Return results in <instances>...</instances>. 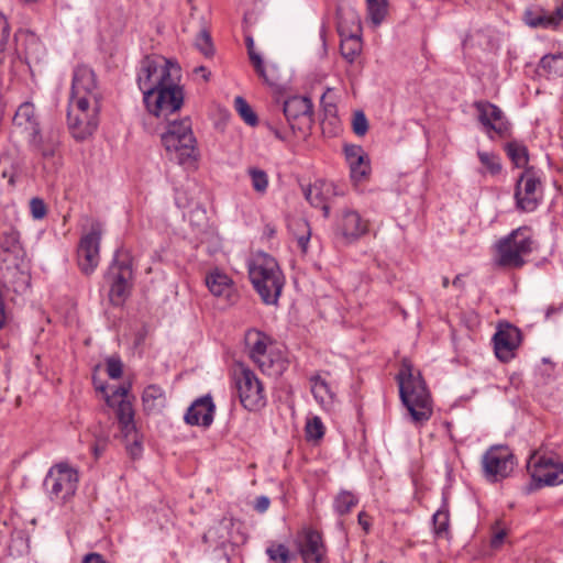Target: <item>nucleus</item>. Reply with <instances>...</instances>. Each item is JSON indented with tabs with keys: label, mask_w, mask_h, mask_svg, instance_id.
<instances>
[{
	"label": "nucleus",
	"mask_w": 563,
	"mask_h": 563,
	"mask_svg": "<svg viewBox=\"0 0 563 563\" xmlns=\"http://www.w3.org/2000/svg\"><path fill=\"white\" fill-rule=\"evenodd\" d=\"M180 79L179 65L163 56H146L141 62L137 84L151 114L167 118L181 109L185 95Z\"/></svg>",
	"instance_id": "nucleus-1"
},
{
	"label": "nucleus",
	"mask_w": 563,
	"mask_h": 563,
	"mask_svg": "<svg viewBox=\"0 0 563 563\" xmlns=\"http://www.w3.org/2000/svg\"><path fill=\"white\" fill-rule=\"evenodd\" d=\"M396 378L400 399L407 408L410 421L417 427L424 424L431 418L433 408L431 395L421 373L405 358Z\"/></svg>",
	"instance_id": "nucleus-2"
},
{
	"label": "nucleus",
	"mask_w": 563,
	"mask_h": 563,
	"mask_svg": "<svg viewBox=\"0 0 563 563\" xmlns=\"http://www.w3.org/2000/svg\"><path fill=\"white\" fill-rule=\"evenodd\" d=\"M250 280L265 305H276L285 286V276L277 261L257 252L247 264Z\"/></svg>",
	"instance_id": "nucleus-3"
},
{
	"label": "nucleus",
	"mask_w": 563,
	"mask_h": 563,
	"mask_svg": "<svg viewBox=\"0 0 563 563\" xmlns=\"http://www.w3.org/2000/svg\"><path fill=\"white\" fill-rule=\"evenodd\" d=\"M161 139L170 159L181 165L196 161L197 141L189 118L170 121Z\"/></svg>",
	"instance_id": "nucleus-4"
},
{
	"label": "nucleus",
	"mask_w": 563,
	"mask_h": 563,
	"mask_svg": "<svg viewBox=\"0 0 563 563\" xmlns=\"http://www.w3.org/2000/svg\"><path fill=\"white\" fill-rule=\"evenodd\" d=\"M532 246L531 230L520 227L496 243V264L507 268H520L526 264L525 257L532 252Z\"/></svg>",
	"instance_id": "nucleus-5"
},
{
	"label": "nucleus",
	"mask_w": 563,
	"mask_h": 563,
	"mask_svg": "<svg viewBox=\"0 0 563 563\" xmlns=\"http://www.w3.org/2000/svg\"><path fill=\"white\" fill-rule=\"evenodd\" d=\"M97 103L85 98H70L67 118L69 129L75 139L85 140L97 129Z\"/></svg>",
	"instance_id": "nucleus-6"
},
{
	"label": "nucleus",
	"mask_w": 563,
	"mask_h": 563,
	"mask_svg": "<svg viewBox=\"0 0 563 563\" xmlns=\"http://www.w3.org/2000/svg\"><path fill=\"white\" fill-rule=\"evenodd\" d=\"M79 476L77 470L67 463H58L49 468L44 486L52 500L66 501L75 495Z\"/></svg>",
	"instance_id": "nucleus-7"
},
{
	"label": "nucleus",
	"mask_w": 563,
	"mask_h": 563,
	"mask_svg": "<svg viewBox=\"0 0 563 563\" xmlns=\"http://www.w3.org/2000/svg\"><path fill=\"white\" fill-rule=\"evenodd\" d=\"M233 379L241 405L252 411L265 405L264 388L250 368L240 366L233 373Z\"/></svg>",
	"instance_id": "nucleus-8"
},
{
	"label": "nucleus",
	"mask_w": 563,
	"mask_h": 563,
	"mask_svg": "<svg viewBox=\"0 0 563 563\" xmlns=\"http://www.w3.org/2000/svg\"><path fill=\"white\" fill-rule=\"evenodd\" d=\"M245 343L250 350V356L260 369L271 376L280 375L286 368L282 357L273 358L272 352H267L268 338L260 331L251 330L245 334Z\"/></svg>",
	"instance_id": "nucleus-9"
},
{
	"label": "nucleus",
	"mask_w": 563,
	"mask_h": 563,
	"mask_svg": "<svg viewBox=\"0 0 563 563\" xmlns=\"http://www.w3.org/2000/svg\"><path fill=\"white\" fill-rule=\"evenodd\" d=\"M528 470L534 482L540 485L554 486L563 483V459L553 454H540L534 451L528 461Z\"/></svg>",
	"instance_id": "nucleus-10"
},
{
	"label": "nucleus",
	"mask_w": 563,
	"mask_h": 563,
	"mask_svg": "<svg viewBox=\"0 0 563 563\" xmlns=\"http://www.w3.org/2000/svg\"><path fill=\"white\" fill-rule=\"evenodd\" d=\"M133 272L125 261H114L106 275L109 287V301L113 306H122L131 294Z\"/></svg>",
	"instance_id": "nucleus-11"
},
{
	"label": "nucleus",
	"mask_w": 563,
	"mask_h": 563,
	"mask_svg": "<svg viewBox=\"0 0 563 563\" xmlns=\"http://www.w3.org/2000/svg\"><path fill=\"white\" fill-rule=\"evenodd\" d=\"M515 465L514 454L506 445L489 448L482 457L485 477L490 482H498L509 476Z\"/></svg>",
	"instance_id": "nucleus-12"
},
{
	"label": "nucleus",
	"mask_w": 563,
	"mask_h": 563,
	"mask_svg": "<svg viewBox=\"0 0 563 563\" xmlns=\"http://www.w3.org/2000/svg\"><path fill=\"white\" fill-rule=\"evenodd\" d=\"M543 190L540 177L531 169L525 170L516 184L517 208L525 212L534 211L542 200Z\"/></svg>",
	"instance_id": "nucleus-13"
},
{
	"label": "nucleus",
	"mask_w": 563,
	"mask_h": 563,
	"mask_svg": "<svg viewBox=\"0 0 563 563\" xmlns=\"http://www.w3.org/2000/svg\"><path fill=\"white\" fill-rule=\"evenodd\" d=\"M474 108L477 112V120L489 139L493 140L495 135L500 137L507 135L510 124L499 107L481 100L474 102Z\"/></svg>",
	"instance_id": "nucleus-14"
},
{
	"label": "nucleus",
	"mask_w": 563,
	"mask_h": 563,
	"mask_svg": "<svg viewBox=\"0 0 563 563\" xmlns=\"http://www.w3.org/2000/svg\"><path fill=\"white\" fill-rule=\"evenodd\" d=\"M521 343V331L514 324L501 321L496 325V332L493 335L494 352L496 357L507 363L511 361Z\"/></svg>",
	"instance_id": "nucleus-15"
},
{
	"label": "nucleus",
	"mask_w": 563,
	"mask_h": 563,
	"mask_svg": "<svg viewBox=\"0 0 563 563\" xmlns=\"http://www.w3.org/2000/svg\"><path fill=\"white\" fill-rule=\"evenodd\" d=\"M100 240L101 232L97 229H92L80 239L77 250V261L80 271L86 275L93 273L99 264Z\"/></svg>",
	"instance_id": "nucleus-16"
},
{
	"label": "nucleus",
	"mask_w": 563,
	"mask_h": 563,
	"mask_svg": "<svg viewBox=\"0 0 563 563\" xmlns=\"http://www.w3.org/2000/svg\"><path fill=\"white\" fill-rule=\"evenodd\" d=\"M206 285L209 291L227 306L235 305L239 300V290L232 278L224 272L216 268L206 275Z\"/></svg>",
	"instance_id": "nucleus-17"
},
{
	"label": "nucleus",
	"mask_w": 563,
	"mask_h": 563,
	"mask_svg": "<svg viewBox=\"0 0 563 563\" xmlns=\"http://www.w3.org/2000/svg\"><path fill=\"white\" fill-rule=\"evenodd\" d=\"M338 232L347 243H354L368 234L369 220L363 218L357 211L345 209L338 222Z\"/></svg>",
	"instance_id": "nucleus-18"
},
{
	"label": "nucleus",
	"mask_w": 563,
	"mask_h": 563,
	"mask_svg": "<svg viewBox=\"0 0 563 563\" xmlns=\"http://www.w3.org/2000/svg\"><path fill=\"white\" fill-rule=\"evenodd\" d=\"M299 553L303 563H328L327 548L321 534L312 529H306L299 537Z\"/></svg>",
	"instance_id": "nucleus-19"
},
{
	"label": "nucleus",
	"mask_w": 563,
	"mask_h": 563,
	"mask_svg": "<svg viewBox=\"0 0 563 563\" xmlns=\"http://www.w3.org/2000/svg\"><path fill=\"white\" fill-rule=\"evenodd\" d=\"M70 98L97 102V81L91 68L81 65L74 70Z\"/></svg>",
	"instance_id": "nucleus-20"
},
{
	"label": "nucleus",
	"mask_w": 563,
	"mask_h": 563,
	"mask_svg": "<svg viewBox=\"0 0 563 563\" xmlns=\"http://www.w3.org/2000/svg\"><path fill=\"white\" fill-rule=\"evenodd\" d=\"M214 404L207 395L195 400L185 415V421L191 426L209 427L213 421Z\"/></svg>",
	"instance_id": "nucleus-21"
},
{
	"label": "nucleus",
	"mask_w": 563,
	"mask_h": 563,
	"mask_svg": "<svg viewBox=\"0 0 563 563\" xmlns=\"http://www.w3.org/2000/svg\"><path fill=\"white\" fill-rule=\"evenodd\" d=\"M344 154L350 166L351 178L355 183L366 179L371 173V165L363 148L357 145H346Z\"/></svg>",
	"instance_id": "nucleus-22"
},
{
	"label": "nucleus",
	"mask_w": 563,
	"mask_h": 563,
	"mask_svg": "<svg viewBox=\"0 0 563 563\" xmlns=\"http://www.w3.org/2000/svg\"><path fill=\"white\" fill-rule=\"evenodd\" d=\"M305 197L308 202L317 208H321L324 211V216H329L328 200L336 195L335 185L327 180H317L312 185L308 186L305 191Z\"/></svg>",
	"instance_id": "nucleus-23"
},
{
	"label": "nucleus",
	"mask_w": 563,
	"mask_h": 563,
	"mask_svg": "<svg viewBox=\"0 0 563 563\" xmlns=\"http://www.w3.org/2000/svg\"><path fill=\"white\" fill-rule=\"evenodd\" d=\"M525 22L531 27H555L563 20V4L550 12L541 8H530L525 11Z\"/></svg>",
	"instance_id": "nucleus-24"
},
{
	"label": "nucleus",
	"mask_w": 563,
	"mask_h": 563,
	"mask_svg": "<svg viewBox=\"0 0 563 563\" xmlns=\"http://www.w3.org/2000/svg\"><path fill=\"white\" fill-rule=\"evenodd\" d=\"M245 44L247 47V54L251 60V64L255 68L257 75L263 78V80L269 86H275L278 84L279 75L278 70L275 66L266 67L263 63L261 55L255 51L254 40L252 36L247 35L245 37Z\"/></svg>",
	"instance_id": "nucleus-25"
},
{
	"label": "nucleus",
	"mask_w": 563,
	"mask_h": 563,
	"mask_svg": "<svg viewBox=\"0 0 563 563\" xmlns=\"http://www.w3.org/2000/svg\"><path fill=\"white\" fill-rule=\"evenodd\" d=\"M283 111L287 121L294 128L292 121L311 117L312 102L307 97L294 96L284 102Z\"/></svg>",
	"instance_id": "nucleus-26"
},
{
	"label": "nucleus",
	"mask_w": 563,
	"mask_h": 563,
	"mask_svg": "<svg viewBox=\"0 0 563 563\" xmlns=\"http://www.w3.org/2000/svg\"><path fill=\"white\" fill-rule=\"evenodd\" d=\"M114 407H117L115 415L121 432L124 438H129L131 434L135 433L133 406L128 399H121L114 405Z\"/></svg>",
	"instance_id": "nucleus-27"
},
{
	"label": "nucleus",
	"mask_w": 563,
	"mask_h": 563,
	"mask_svg": "<svg viewBox=\"0 0 563 563\" xmlns=\"http://www.w3.org/2000/svg\"><path fill=\"white\" fill-rule=\"evenodd\" d=\"M143 408L147 413L161 411L166 404V395L158 385H148L142 394Z\"/></svg>",
	"instance_id": "nucleus-28"
},
{
	"label": "nucleus",
	"mask_w": 563,
	"mask_h": 563,
	"mask_svg": "<svg viewBox=\"0 0 563 563\" xmlns=\"http://www.w3.org/2000/svg\"><path fill=\"white\" fill-rule=\"evenodd\" d=\"M13 122L16 126L22 128L24 131L29 132L30 134H37L38 126L35 118V109L33 103L31 102H24L22 103L13 118Z\"/></svg>",
	"instance_id": "nucleus-29"
},
{
	"label": "nucleus",
	"mask_w": 563,
	"mask_h": 563,
	"mask_svg": "<svg viewBox=\"0 0 563 563\" xmlns=\"http://www.w3.org/2000/svg\"><path fill=\"white\" fill-rule=\"evenodd\" d=\"M477 157L482 165V167L478 169L481 175L496 176L500 174L503 165L499 155L494 152L478 150Z\"/></svg>",
	"instance_id": "nucleus-30"
},
{
	"label": "nucleus",
	"mask_w": 563,
	"mask_h": 563,
	"mask_svg": "<svg viewBox=\"0 0 563 563\" xmlns=\"http://www.w3.org/2000/svg\"><path fill=\"white\" fill-rule=\"evenodd\" d=\"M539 73L549 78L563 76V54H550L541 58Z\"/></svg>",
	"instance_id": "nucleus-31"
},
{
	"label": "nucleus",
	"mask_w": 563,
	"mask_h": 563,
	"mask_svg": "<svg viewBox=\"0 0 563 563\" xmlns=\"http://www.w3.org/2000/svg\"><path fill=\"white\" fill-rule=\"evenodd\" d=\"M311 393L316 400L321 405H329L334 398V394L324 378L320 375H316L310 378Z\"/></svg>",
	"instance_id": "nucleus-32"
},
{
	"label": "nucleus",
	"mask_w": 563,
	"mask_h": 563,
	"mask_svg": "<svg viewBox=\"0 0 563 563\" xmlns=\"http://www.w3.org/2000/svg\"><path fill=\"white\" fill-rule=\"evenodd\" d=\"M433 529L437 537L446 538L450 533V512L446 501L444 500L441 508L432 517Z\"/></svg>",
	"instance_id": "nucleus-33"
},
{
	"label": "nucleus",
	"mask_w": 563,
	"mask_h": 563,
	"mask_svg": "<svg viewBox=\"0 0 563 563\" xmlns=\"http://www.w3.org/2000/svg\"><path fill=\"white\" fill-rule=\"evenodd\" d=\"M341 54L347 63L353 64L362 52V41L357 35H351L341 41Z\"/></svg>",
	"instance_id": "nucleus-34"
},
{
	"label": "nucleus",
	"mask_w": 563,
	"mask_h": 563,
	"mask_svg": "<svg viewBox=\"0 0 563 563\" xmlns=\"http://www.w3.org/2000/svg\"><path fill=\"white\" fill-rule=\"evenodd\" d=\"M367 15L371 22L378 26L388 12V0H366Z\"/></svg>",
	"instance_id": "nucleus-35"
},
{
	"label": "nucleus",
	"mask_w": 563,
	"mask_h": 563,
	"mask_svg": "<svg viewBox=\"0 0 563 563\" xmlns=\"http://www.w3.org/2000/svg\"><path fill=\"white\" fill-rule=\"evenodd\" d=\"M358 503L357 497L350 490H341L334 498L333 507L336 514L343 516Z\"/></svg>",
	"instance_id": "nucleus-36"
},
{
	"label": "nucleus",
	"mask_w": 563,
	"mask_h": 563,
	"mask_svg": "<svg viewBox=\"0 0 563 563\" xmlns=\"http://www.w3.org/2000/svg\"><path fill=\"white\" fill-rule=\"evenodd\" d=\"M247 175L250 176L253 190L261 196L265 195L269 185L267 173L257 167H250Z\"/></svg>",
	"instance_id": "nucleus-37"
},
{
	"label": "nucleus",
	"mask_w": 563,
	"mask_h": 563,
	"mask_svg": "<svg viewBox=\"0 0 563 563\" xmlns=\"http://www.w3.org/2000/svg\"><path fill=\"white\" fill-rule=\"evenodd\" d=\"M290 228L296 230V238L302 252L307 251L311 231L307 221L298 219L291 222Z\"/></svg>",
	"instance_id": "nucleus-38"
},
{
	"label": "nucleus",
	"mask_w": 563,
	"mask_h": 563,
	"mask_svg": "<svg viewBox=\"0 0 563 563\" xmlns=\"http://www.w3.org/2000/svg\"><path fill=\"white\" fill-rule=\"evenodd\" d=\"M266 554L269 560L275 563H289L292 558L289 549L285 544L276 542L267 547Z\"/></svg>",
	"instance_id": "nucleus-39"
},
{
	"label": "nucleus",
	"mask_w": 563,
	"mask_h": 563,
	"mask_svg": "<svg viewBox=\"0 0 563 563\" xmlns=\"http://www.w3.org/2000/svg\"><path fill=\"white\" fill-rule=\"evenodd\" d=\"M234 107L240 117L244 120V122L251 126L256 125L257 115L252 110L251 106L243 97H235Z\"/></svg>",
	"instance_id": "nucleus-40"
},
{
	"label": "nucleus",
	"mask_w": 563,
	"mask_h": 563,
	"mask_svg": "<svg viewBox=\"0 0 563 563\" xmlns=\"http://www.w3.org/2000/svg\"><path fill=\"white\" fill-rule=\"evenodd\" d=\"M507 154L517 167H522L528 163L527 150L521 145L516 143L508 144Z\"/></svg>",
	"instance_id": "nucleus-41"
},
{
	"label": "nucleus",
	"mask_w": 563,
	"mask_h": 563,
	"mask_svg": "<svg viewBox=\"0 0 563 563\" xmlns=\"http://www.w3.org/2000/svg\"><path fill=\"white\" fill-rule=\"evenodd\" d=\"M306 434L310 440H319L324 434V427L319 417H313L306 424Z\"/></svg>",
	"instance_id": "nucleus-42"
},
{
	"label": "nucleus",
	"mask_w": 563,
	"mask_h": 563,
	"mask_svg": "<svg viewBox=\"0 0 563 563\" xmlns=\"http://www.w3.org/2000/svg\"><path fill=\"white\" fill-rule=\"evenodd\" d=\"M195 45L205 55H209L212 53L211 37L206 30H201L198 33L195 40Z\"/></svg>",
	"instance_id": "nucleus-43"
},
{
	"label": "nucleus",
	"mask_w": 563,
	"mask_h": 563,
	"mask_svg": "<svg viewBox=\"0 0 563 563\" xmlns=\"http://www.w3.org/2000/svg\"><path fill=\"white\" fill-rule=\"evenodd\" d=\"M352 128L353 132L358 136H363L366 134L368 130V122L365 114L362 111H357L354 113L352 120Z\"/></svg>",
	"instance_id": "nucleus-44"
},
{
	"label": "nucleus",
	"mask_w": 563,
	"mask_h": 563,
	"mask_svg": "<svg viewBox=\"0 0 563 563\" xmlns=\"http://www.w3.org/2000/svg\"><path fill=\"white\" fill-rule=\"evenodd\" d=\"M10 36V29L8 21L3 14L0 13V63L3 62V52L7 47Z\"/></svg>",
	"instance_id": "nucleus-45"
},
{
	"label": "nucleus",
	"mask_w": 563,
	"mask_h": 563,
	"mask_svg": "<svg viewBox=\"0 0 563 563\" xmlns=\"http://www.w3.org/2000/svg\"><path fill=\"white\" fill-rule=\"evenodd\" d=\"M30 209L32 217L36 220L43 219L46 214V206L40 198H33L30 201Z\"/></svg>",
	"instance_id": "nucleus-46"
},
{
	"label": "nucleus",
	"mask_w": 563,
	"mask_h": 563,
	"mask_svg": "<svg viewBox=\"0 0 563 563\" xmlns=\"http://www.w3.org/2000/svg\"><path fill=\"white\" fill-rule=\"evenodd\" d=\"M123 365L119 358H109L107 362V373L109 377L117 379L122 376Z\"/></svg>",
	"instance_id": "nucleus-47"
},
{
	"label": "nucleus",
	"mask_w": 563,
	"mask_h": 563,
	"mask_svg": "<svg viewBox=\"0 0 563 563\" xmlns=\"http://www.w3.org/2000/svg\"><path fill=\"white\" fill-rule=\"evenodd\" d=\"M130 386H120L118 387L111 396L107 397V404L111 407H114V405L121 400L126 399L129 394Z\"/></svg>",
	"instance_id": "nucleus-48"
},
{
	"label": "nucleus",
	"mask_w": 563,
	"mask_h": 563,
	"mask_svg": "<svg viewBox=\"0 0 563 563\" xmlns=\"http://www.w3.org/2000/svg\"><path fill=\"white\" fill-rule=\"evenodd\" d=\"M234 525L235 521L233 518H223L219 522V528L229 531ZM220 538L223 539V541L231 540L230 532H227V536L221 534Z\"/></svg>",
	"instance_id": "nucleus-49"
},
{
	"label": "nucleus",
	"mask_w": 563,
	"mask_h": 563,
	"mask_svg": "<svg viewBox=\"0 0 563 563\" xmlns=\"http://www.w3.org/2000/svg\"><path fill=\"white\" fill-rule=\"evenodd\" d=\"M269 505H271V500L268 497L258 496L254 501V509L257 512L263 514L268 509Z\"/></svg>",
	"instance_id": "nucleus-50"
},
{
	"label": "nucleus",
	"mask_w": 563,
	"mask_h": 563,
	"mask_svg": "<svg viewBox=\"0 0 563 563\" xmlns=\"http://www.w3.org/2000/svg\"><path fill=\"white\" fill-rule=\"evenodd\" d=\"M82 563H108V562L99 553H89L84 558Z\"/></svg>",
	"instance_id": "nucleus-51"
},
{
	"label": "nucleus",
	"mask_w": 563,
	"mask_h": 563,
	"mask_svg": "<svg viewBox=\"0 0 563 563\" xmlns=\"http://www.w3.org/2000/svg\"><path fill=\"white\" fill-rule=\"evenodd\" d=\"M194 74L197 76H201L203 81H208L210 79L211 73L203 66H198L194 69Z\"/></svg>",
	"instance_id": "nucleus-52"
},
{
	"label": "nucleus",
	"mask_w": 563,
	"mask_h": 563,
	"mask_svg": "<svg viewBox=\"0 0 563 563\" xmlns=\"http://www.w3.org/2000/svg\"><path fill=\"white\" fill-rule=\"evenodd\" d=\"M563 312V303L550 305L545 311V317H551L556 313Z\"/></svg>",
	"instance_id": "nucleus-53"
},
{
	"label": "nucleus",
	"mask_w": 563,
	"mask_h": 563,
	"mask_svg": "<svg viewBox=\"0 0 563 563\" xmlns=\"http://www.w3.org/2000/svg\"><path fill=\"white\" fill-rule=\"evenodd\" d=\"M106 446H107V441L106 440H102V441H98L95 446H93V454H95V457L98 459L99 456L102 455V453L104 452L106 450Z\"/></svg>",
	"instance_id": "nucleus-54"
},
{
	"label": "nucleus",
	"mask_w": 563,
	"mask_h": 563,
	"mask_svg": "<svg viewBox=\"0 0 563 563\" xmlns=\"http://www.w3.org/2000/svg\"><path fill=\"white\" fill-rule=\"evenodd\" d=\"M505 537H506L505 531H499V532H497V533L493 537V539H492V545H493L494 548L499 547V545L503 543V541H504Z\"/></svg>",
	"instance_id": "nucleus-55"
},
{
	"label": "nucleus",
	"mask_w": 563,
	"mask_h": 563,
	"mask_svg": "<svg viewBox=\"0 0 563 563\" xmlns=\"http://www.w3.org/2000/svg\"><path fill=\"white\" fill-rule=\"evenodd\" d=\"M357 518H358V523L363 527V529L365 531H368L369 530V523H368V521L366 519L367 518L366 514L365 512H360Z\"/></svg>",
	"instance_id": "nucleus-56"
},
{
	"label": "nucleus",
	"mask_w": 563,
	"mask_h": 563,
	"mask_svg": "<svg viewBox=\"0 0 563 563\" xmlns=\"http://www.w3.org/2000/svg\"><path fill=\"white\" fill-rule=\"evenodd\" d=\"M452 285L459 289H464V280H463V275H457L453 282H452Z\"/></svg>",
	"instance_id": "nucleus-57"
},
{
	"label": "nucleus",
	"mask_w": 563,
	"mask_h": 563,
	"mask_svg": "<svg viewBox=\"0 0 563 563\" xmlns=\"http://www.w3.org/2000/svg\"><path fill=\"white\" fill-rule=\"evenodd\" d=\"M269 130L275 135L276 139L282 140V141H284L286 139V136L279 129L269 125Z\"/></svg>",
	"instance_id": "nucleus-58"
},
{
	"label": "nucleus",
	"mask_w": 563,
	"mask_h": 563,
	"mask_svg": "<svg viewBox=\"0 0 563 563\" xmlns=\"http://www.w3.org/2000/svg\"><path fill=\"white\" fill-rule=\"evenodd\" d=\"M449 284H450L449 278H448V277H443V278H442V286H443L444 288H446V287H449Z\"/></svg>",
	"instance_id": "nucleus-59"
},
{
	"label": "nucleus",
	"mask_w": 563,
	"mask_h": 563,
	"mask_svg": "<svg viewBox=\"0 0 563 563\" xmlns=\"http://www.w3.org/2000/svg\"><path fill=\"white\" fill-rule=\"evenodd\" d=\"M7 319H0V330L5 327Z\"/></svg>",
	"instance_id": "nucleus-60"
},
{
	"label": "nucleus",
	"mask_w": 563,
	"mask_h": 563,
	"mask_svg": "<svg viewBox=\"0 0 563 563\" xmlns=\"http://www.w3.org/2000/svg\"><path fill=\"white\" fill-rule=\"evenodd\" d=\"M213 533V529H210L206 534L205 538L211 537Z\"/></svg>",
	"instance_id": "nucleus-61"
},
{
	"label": "nucleus",
	"mask_w": 563,
	"mask_h": 563,
	"mask_svg": "<svg viewBox=\"0 0 563 563\" xmlns=\"http://www.w3.org/2000/svg\"><path fill=\"white\" fill-rule=\"evenodd\" d=\"M134 446H135V448H137V449H140V444L137 443V441H136V440H134Z\"/></svg>",
	"instance_id": "nucleus-62"
}]
</instances>
